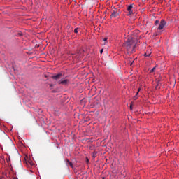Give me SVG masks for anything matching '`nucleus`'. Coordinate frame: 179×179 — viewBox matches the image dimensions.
<instances>
[{"mask_svg": "<svg viewBox=\"0 0 179 179\" xmlns=\"http://www.w3.org/2000/svg\"><path fill=\"white\" fill-rule=\"evenodd\" d=\"M52 79H53V80H55V83H57V85H68V83H69V79L62 78V73H61L52 76Z\"/></svg>", "mask_w": 179, "mask_h": 179, "instance_id": "nucleus-1", "label": "nucleus"}, {"mask_svg": "<svg viewBox=\"0 0 179 179\" xmlns=\"http://www.w3.org/2000/svg\"><path fill=\"white\" fill-rule=\"evenodd\" d=\"M124 46L127 48V51L131 52L133 50H135L136 42L133 38H128L127 41L124 43Z\"/></svg>", "mask_w": 179, "mask_h": 179, "instance_id": "nucleus-2", "label": "nucleus"}, {"mask_svg": "<svg viewBox=\"0 0 179 179\" xmlns=\"http://www.w3.org/2000/svg\"><path fill=\"white\" fill-rule=\"evenodd\" d=\"M117 16H120V10H113L112 12V14L110 15V18L113 19L117 17Z\"/></svg>", "mask_w": 179, "mask_h": 179, "instance_id": "nucleus-3", "label": "nucleus"}, {"mask_svg": "<svg viewBox=\"0 0 179 179\" xmlns=\"http://www.w3.org/2000/svg\"><path fill=\"white\" fill-rule=\"evenodd\" d=\"M167 22H166V20H164V19L161 20L160 21V24L158 27V30H163V29H164V26H166Z\"/></svg>", "mask_w": 179, "mask_h": 179, "instance_id": "nucleus-4", "label": "nucleus"}, {"mask_svg": "<svg viewBox=\"0 0 179 179\" xmlns=\"http://www.w3.org/2000/svg\"><path fill=\"white\" fill-rule=\"evenodd\" d=\"M134 8V4H131L130 6H128L127 10L129 12V15H133L134 11H132V8Z\"/></svg>", "mask_w": 179, "mask_h": 179, "instance_id": "nucleus-5", "label": "nucleus"}, {"mask_svg": "<svg viewBox=\"0 0 179 179\" xmlns=\"http://www.w3.org/2000/svg\"><path fill=\"white\" fill-rule=\"evenodd\" d=\"M66 163L67 165L69 164L70 166V167L73 168V164L72 162H71L70 161H69V159H66Z\"/></svg>", "mask_w": 179, "mask_h": 179, "instance_id": "nucleus-6", "label": "nucleus"}, {"mask_svg": "<svg viewBox=\"0 0 179 179\" xmlns=\"http://www.w3.org/2000/svg\"><path fill=\"white\" fill-rule=\"evenodd\" d=\"M139 92H141V88L138 89L137 93L136 94V96H134V100H136V99H138V97L136 96H138V94H139Z\"/></svg>", "mask_w": 179, "mask_h": 179, "instance_id": "nucleus-7", "label": "nucleus"}, {"mask_svg": "<svg viewBox=\"0 0 179 179\" xmlns=\"http://www.w3.org/2000/svg\"><path fill=\"white\" fill-rule=\"evenodd\" d=\"M160 23V21L159 20H155V24H159Z\"/></svg>", "mask_w": 179, "mask_h": 179, "instance_id": "nucleus-8", "label": "nucleus"}, {"mask_svg": "<svg viewBox=\"0 0 179 179\" xmlns=\"http://www.w3.org/2000/svg\"><path fill=\"white\" fill-rule=\"evenodd\" d=\"M145 57H150V53H145Z\"/></svg>", "mask_w": 179, "mask_h": 179, "instance_id": "nucleus-9", "label": "nucleus"}, {"mask_svg": "<svg viewBox=\"0 0 179 179\" xmlns=\"http://www.w3.org/2000/svg\"><path fill=\"white\" fill-rule=\"evenodd\" d=\"M107 42V38H103V44H106Z\"/></svg>", "mask_w": 179, "mask_h": 179, "instance_id": "nucleus-10", "label": "nucleus"}, {"mask_svg": "<svg viewBox=\"0 0 179 179\" xmlns=\"http://www.w3.org/2000/svg\"><path fill=\"white\" fill-rule=\"evenodd\" d=\"M156 69V67H154L151 69L150 72H155V70Z\"/></svg>", "mask_w": 179, "mask_h": 179, "instance_id": "nucleus-11", "label": "nucleus"}, {"mask_svg": "<svg viewBox=\"0 0 179 179\" xmlns=\"http://www.w3.org/2000/svg\"><path fill=\"white\" fill-rule=\"evenodd\" d=\"M74 33H76V34L78 33V28H76V29H74Z\"/></svg>", "mask_w": 179, "mask_h": 179, "instance_id": "nucleus-12", "label": "nucleus"}, {"mask_svg": "<svg viewBox=\"0 0 179 179\" xmlns=\"http://www.w3.org/2000/svg\"><path fill=\"white\" fill-rule=\"evenodd\" d=\"M97 155V152H93V157H94V155Z\"/></svg>", "mask_w": 179, "mask_h": 179, "instance_id": "nucleus-13", "label": "nucleus"}, {"mask_svg": "<svg viewBox=\"0 0 179 179\" xmlns=\"http://www.w3.org/2000/svg\"><path fill=\"white\" fill-rule=\"evenodd\" d=\"M159 83L157 84V85H156V87H155L156 89H157V87H159Z\"/></svg>", "mask_w": 179, "mask_h": 179, "instance_id": "nucleus-14", "label": "nucleus"}, {"mask_svg": "<svg viewBox=\"0 0 179 179\" xmlns=\"http://www.w3.org/2000/svg\"><path fill=\"white\" fill-rule=\"evenodd\" d=\"M23 35V34H22V33H18V36H22Z\"/></svg>", "mask_w": 179, "mask_h": 179, "instance_id": "nucleus-15", "label": "nucleus"}, {"mask_svg": "<svg viewBox=\"0 0 179 179\" xmlns=\"http://www.w3.org/2000/svg\"><path fill=\"white\" fill-rule=\"evenodd\" d=\"M100 54H103V49H102V50H101V51H100Z\"/></svg>", "mask_w": 179, "mask_h": 179, "instance_id": "nucleus-16", "label": "nucleus"}, {"mask_svg": "<svg viewBox=\"0 0 179 179\" xmlns=\"http://www.w3.org/2000/svg\"><path fill=\"white\" fill-rule=\"evenodd\" d=\"M130 110H132V104L130 105Z\"/></svg>", "mask_w": 179, "mask_h": 179, "instance_id": "nucleus-17", "label": "nucleus"}, {"mask_svg": "<svg viewBox=\"0 0 179 179\" xmlns=\"http://www.w3.org/2000/svg\"><path fill=\"white\" fill-rule=\"evenodd\" d=\"M50 87H52V84H50Z\"/></svg>", "mask_w": 179, "mask_h": 179, "instance_id": "nucleus-18", "label": "nucleus"}, {"mask_svg": "<svg viewBox=\"0 0 179 179\" xmlns=\"http://www.w3.org/2000/svg\"><path fill=\"white\" fill-rule=\"evenodd\" d=\"M103 179H104V178H103Z\"/></svg>", "mask_w": 179, "mask_h": 179, "instance_id": "nucleus-19", "label": "nucleus"}]
</instances>
